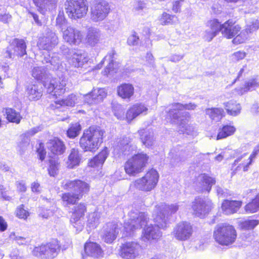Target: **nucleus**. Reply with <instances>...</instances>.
<instances>
[{"mask_svg": "<svg viewBox=\"0 0 259 259\" xmlns=\"http://www.w3.org/2000/svg\"><path fill=\"white\" fill-rule=\"evenodd\" d=\"M77 96L74 94H71L66 98L56 102V104H59L61 106H66L73 107L76 103Z\"/></svg>", "mask_w": 259, "mask_h": 259, "instance_id": "c03bdc74", "label": "nucleus"}, {"mask_svg": "<svg viewBox=\"0 0 259 259\" xmlns=\"http://www.w3.org/2000/svg\"><path fill=\"white\" fill-rule=\"evenodd\" d=\"M50 166L48 169L49 175L54 177L58 172L59 162L57 158H52L49 160Z\"/></svg>", "mask_w": 259, "mask_h": 259, "instance_id": "5fc2aeb1", "label": "nucleus"}, {"mask_svg": "<svg viewBox=\"0 0 259 259\" xmlns=\"http://www.w3.org/2000/svg\"><path fill=\"white\" fill-rule=\"evenodd\" d=\"M258 87H259V82L257 79H253L246 83L244 87L240 88L237 90L238 91V94L241 95L248 91L254 90Z\"/></svg>", "mask_w": 259, "mask_h": 259, "instance_id": "79ce46f5", "label": "nucleus"}, {"mask_svg": "<svg viewBox=\"0 0 259 259\" xmlns=\"http://www.w3.org/2000/svg\"><path fill=\"white\" fill-rule=\"evenodd\" d=\"M100 215L98 212L90 213L88 216V224L91 228H96L99 223Z\"/></svg>", "mask_w": 259, "mask_h": 259, "instance_id": "603ef678", "label": "nucleus"}, {"mask_svg": "<svg viewBox=\"0 0 259 259\" xmlns=\"http://www.w3.org/2000/svg\"><path fill=\"white\" fill-rule=\"evenodd\" d=\"M139 38L134 32L132 35H130L127 40V43L130 46H136L139 44Z\"/></svg>", "mask_w": 259, "mask_h": 259, "instance_id": "0e129e2a", "label": "nucleus"}, {"mask_svg": "<svg viewBox=\"0 0 259 259\" xmlns=\"http://www.w3.org/2000/svg\"><path fill=\"white\" fill-rule=\"evenodd\" d=\"M29 144V140L25 136H22L21 137V141L18 145V149L19 151L22 154L26 149Z\"/></svg>", "mask_w": 259, "mask_h": 259, "instance_id": "6e6d98bb", "label": "nucleus"}, {"mask_svg": "<svg viewBox=\"0 0 259 259\" xmlns=\"http://www.w3.org/2000/svg\"><path fill=\"white\" fill-rule=\"evenodd\" d=\"M193 232L192 227L186 222L179 223L174 229L173 235L178 240L185 241L190 238Z\"/></svg>", "mask_w": 259, "mask_h": 259, "instance_id": "dca6fc26", "label": "nucleus"}, {"mask_svg": "<svg viewBox=\"0 0 259 259\" xmlns=\"http://www.w3.org/2000/svg\"><path fill=\"white\" fill-rule=\"evenodd\" d=\"M148 109L142 103L133 105L126 112V118L128 121H132L140 115H145Z\"/></svg>", "mask_w": 259, "mask_h": 259, "instance_id": "393cba45", "label": "nucleus"}, {"mask_svg": "<svg viewBox=\"0 0 259 259\" xmlns=\"http://www.w3.org/2000/svg\"><path fill=\"white\" fill-rule=\"evenodd\" d=\"M189 119H187V120L179 121L178 123H175L179 124L181 131L184 133L193 136H196L197 134L196 128L193 125L187 124V122L188 121Z\"/></svg>", "mask_w": 259, "mask_h": 259, "instance_id": "a19ab883", "label": "nucleus"}, {"mask_svg": "<svg viewBox=\"0 0 259 259\" xmlns=\"http://www.w3.org/2000/svg\"><path fill=\"white\" fill-rule=\"evenodd\" d=\"M148 158L146 154L143 153L135 155L125 163L124 169L126 173L135 176L141 172L143 170Z\"/></svg>", "mask_w": 259, "mask_h": 259, "instance_id": "9d476101", "label": "nucleus"}, {"mask_svg": "<svg viewBox=\"0 0 259 259\" xmlns=\"http://www.w3.org/2000/svg\"><path fill=\"white\" fill-rule=\"evenodd\" d=\"M81 128L80 124L77 122L71 124L67 131V136L70 138H74L79 134Z\"/></svg>", "mask_w": 259, "mask_h": 259, "instance_id": "3c124183", "label": "nucleus"}, {"mask_svg": "<svg viewBox=\"0 0 259 259\" xmlns=\"http://www.w3.org/2000/svg\"><path fill=\"white\" fill-rule=\"evenodd\" d=\"M246 33V30L242 31L239 34L237 35L232 40L234 44H240L243 43L247 39V34Z\"/></svg>", "mask_w": 259, "mask_h": 259, "instance_id": "13d9d810", "label": "nucleus"}, {"mask_svg": "<svg viewBox=\"0 0 259 259\" xmlns=\"http://www.w3.org/2000/svg\"><path fill=\"white\" fill-rule=\"evenodd\" d=\"M213 237L215 240L220 244L228 246L235 241L237 232L233 226L221 224L215 227Z\"/></svg>", "mask_w": 259, "mask_h": 259, "instance_id": "39448f33", "label": "nucleus"}, {"mask_svg": "<svg viewBox=\"0 0 259 259\" xmlns=\"http://www.w3.org/2000/svg\"><path fill=\"white\" fill-rule=\"evenodd\" d=\"M131 142L130 139L127 137H124L118 143L116 147V149L120 151L121 152L126 154V151H128L130 149L129 144Z\"/></svg>", "mask_w": 259, "mask_h": 259, "instance_id": "864d4df0", "label": "nucleus"}, {"mask_svg": "<svg viewBox=\"0 0 259 259\" xmlns=\"http://www.w3.org/2000/svg\"><path fill=\"white\" fill-rule=\"evenodd\" d=\"M37 10L42 14L52 11L57 7V0H32Z\"/></svg>", "mask_w": 259, "mask_h": 259, "instance_id": "bb28decb", "label": "nucleus"}, {"mask_svg": "<svg viewBox=\"0 0 259 259\" xmlns=\"http://www.w3.org/2000/svg\"><path fill=\"white\" fill-rule=\"evenodd\" d=\"M116 54V52L114 50H111L109 52L108 54L104 57L103 60L101 62L100 64L97 65V69H100L102 66L103 63L104 62L105 60L108 61V64L106 67V68L104 69L103 71H102V73L104 75H107L111 71L113 70L114 69V56Z\"/></svg>", "mask_w": 259, "mask_h": 259, "instance_id": "72a5a7b5", "label": "nucleus"}, {"mask_svg": "<svg viewBox=\"0 0 259 259\" xmlns=\"http://www.w3.org/2000/svg\"><path fill=\"white\" fill-rule=\"evenodd\" d=\"M224 104L228 114L235 116L238 115L240 113L241 107L236 101L231 100L228 102L224 103Z\"/></svg>", "mask_w": 259, "mask_h": 259, "instance_id": "58836bf2", "label": "nucleus"}, {"mask_svg": "<svg viewBox=\"0 0 259 259\" xmlns=\"http://www.w3.org/2000/svg\"><path fill=\"white\" fill-rule=\"evenodd\" d=\"M81 159V155L79 153L78 149L73 148L71 150L66 162L67 166L69 168H73L78 166Z\"/></svg>", "mask_w": 259, "mask_h": 259, "instance_id": "f704fd0d", "label": "nucleus"}, {"mask_svg": "<svg viewBox=\"0 0 259 259\" xmlns=\"http://www.w3.org/2000/svg\"><path fill=\"white\" fill-rule=\"evenodd\" d=\"M56 23L57 25L59 26L61 31L62 28H64V30L66 28L65 27V21L63 17L58 16L56 19Z\"/></svg>", "mask_w": 259, "mask_h": 259, "instance_id": "338daca9", "label": "nucleus"}, {"mask_svg": "<svg viewBox=\"0 0 259 259\" xmlns=\"http://www.w3.org/2000/svg\"><path fill=\"white\" fill-rule=\"evenodd\" d=\"M246 56V53L244 52L238 51L233 55V59L236 61L242 60Z\"/></svg>", "mask_w": 259, "mask_h": 259, "instance_id": "69168bd1", "label": "nucleus"}, {"mask_svg": "<svg viewBox=\"0 0 259 259\" xmlns=\"http://www.w3.org/2000/svg\"><path fill=\"white\" fill-rule=\"evenodd\" d=\"M62 187L65 190L73 191L62 195V199L67 204H74L89 191L90 187L89 184L80 180H65L62 183Z\"/></svg>", "mask_w": 259, "mask_h": 259, "instance_id": "f03ea898", "label": "nucleus"}, {"mask_svg": "<svg viewBox=\"0 0 259 259\" xmlns=\"http://www.w3.org/2000/svg\"><path fill=\"white\" fill-rule=\"evenodd\" d=\"M26 45L22 39H14L6 50V57L13 58L14 56L22 57L26 54Z\"/></svg>", "mask_w": 259, "mask_h": 259, "instance_id": "4468645a", "label": "nucleus"}, {"mask_svg": "<svg viewBox=\"0 0 259 259\" xmlns=\"http://www.w3.org/2000/svg\"><path fill=\"white\" fill-rule=\"evenodd\" d=\"M128 215L129 220L124 223V226L127 236L132 235L135 230L141 229L149 220L147 213L139 212L138 210H132Z\"/></svg>", "mask_w": 259, "mask_h": 259, "instance_id": "0eeeda50", "label": "nucleus"}, {"mask_svg": "<svg viewBox=\"0 0 259 259\" xmlns=\"http://www.w3.org/2000/svg\"><path fill=\"white\" fill-rule=\"evenodd\" d=\"M242 205V201L225 200L222 204V209L225 214H231L236 212Z\"/></svg>", "mask_w": 259, "mask_h": 259, "instance_id": "c85d7f7f", "label": "nucleus"}, {"mask_svg": "<svg viewBox=\"0 0 259 259\" xmlns=\"http://www.w3.org/2000/svg\"><path fill=\"white\" fill-rule=\"evenodd\" d=\"M12 239L15 240L19 245L25 244L27 243L26 239L23 237L16 236L15 233H12L10 236Z\"/></svg>", "mask_w": 259, "mask_h": 259, "instance_id": "e2e57ef3", "label": "nucleus"}, {"mask_svg": "<svg viewBox=\"0 0 259 259\" xmlns=\"http://www.w3.org/2000/svg\"><path fill=\"white\" fill-rule=\"evenodd\" d=\"M179 207L177 204L168 205L160 203L156 205L153 213L155 225L160 229L166 228L169 223L170 215L177 212Z\"/></svg>", "mask_w": 259, "mask_h": 259, "instance_id": "20e7f679", "label": "nucleus"}, {"mask_svg": "<svg viewBox=\"0 0 259 259\" xmlns=\"http://www.w3.org/2000/svg\"><path fill=\"white\" fill-rule=\"evenodd\" d=\"M245 210L247 213H254L259 210V194L251 202L245 205Z\"/></svg>", "mask_w": 259, "mask_h": 259, "instance_id": "09e8293b", "label": "nucleus"}, {"mask_svg": "<svg viewBox=\"0 0 259 259\" xmlns=\"http://www.w3.org/2000/svg\"><path fill=\"white\" fill-rule=\"evenodd\" d=\"M91 19L94 22L103 20L109 13L110 7L105 0H94L91 3Z\"/></svg>", "mask_w": 259, "mask_h": 259, "instance_id": "9b49d317", "label": "nucleus"}, {"mask_svg": "<svg viewBox=\"0 0 259 259\" xmlns=\"http://www.w3.org/2000/svg\"><path fill=\"white\" fill-rule=\"evenodd\" d=\"M259 153V146H257L255 147L252 153L250 155V156L249 157V162L247 163L246 164H244L243 166V170L244 171H247L248 170V167L249 165H250L252 162V160L253 159H254L256 157V156Z\"/></svg>", "mask_w": 259, "mask_h": 259, "instance_id": "bf43d9fd", "label": "nucleus"}, {"mask_svg": "<svg viewBox=\"0 0 259 259\" xmlns=\"http://www.w3.org/2000/svg\"><path fill=\"white\" fill-rule=\"evenodd\" d=\"M101 36V31L99 29L90 27L88 29L85 40L89 45L94 46L99 41Z\"/></svg>", "mask_w": 259, "mask_h": 259, "instance_id": "473e14b6", "label": "nucleus"}, {"mask_svg": "<svg viewBox=\"0 0 259 259\" xmlns=\"http://www.w3.org/2000/svg\"><path fill=\"white\" fill-rule=\"evenodd\" d=\"M84 250L88 256L94 258H100L103 255V251L101 246L96 242H87L84 246Z\"/></svg>", "mask_w": 259, "mask_h": 259, "instance_id": "a878e982", "label": "nucleus"}, {"mask_svg": "<svg viewBox=\"0 0 259 259\" xmlns=\"http://www.w3.org/2000/svg\"><path fill=\"white\" fill-rule=\"evenodd\" d=\"M238 25H235L232 20H228L223 25H221L220 31L228 38L233 37L240 30Z\"/></svg>", "mask_w": 259, "mask_h": 259, "instance_id": "b1692460", "label": "nucleus"}, {"mask_svg": "<svg viewBox=\"0 0 259 259\" xmlns=\"http://www.w3.org/2000/svg\"><path fill=\"white\" fill-rule=\"evenodd\" d=\"M158 178L159 175L157 171L152 169L144 176L135 180L133 184L139 190L149 192L155 188L158 181Z\"/></svg>", "mask_w": 259, "mask_h": 259, "instance_id": "6e6552de", "label": "nucleus"}, {"mask_svg": "<svg viewBox=\"0 0 259 259\" xmlns=\"http://www.w3.org/2000/svg\"><path fill=\"white\" fill-rule=\"evenodd\" d=\"M43 89L40 84H30L26 89V94L30 100L37 101L42 95Z\"/></svg>", "mask_w": 259, "mask_h": 259, "instance_id": "2f4dec72", "label": "nucleus"}, {"mask_svg": "<svg viewBox=\"0 0 259 259\" xmlns=\"http://www.w3.org/2000/svg\"><path fill=\"white\" fill-rule=\"evenodd\" d=\"M258 224V221L256 220H248L242 223V227L245 229H252Z\"/></svg>", "mask_w": 259, "mask_h": 259, "instance_id": "680f3d73", "label": "nucleus"}, {"mask_svg": "<svg viewBox=\"0 0 259 259\" xmlns=\"http://www.w3.org/2000/svg\"><path fill=\"white\" fill-rule=\"evenodd\" d=\"M259 28V21L254 20L252 21L250 24L247 25L245 30L246 33H251L256 31Z\"/></svg>", "mask_w": 259, "mask_h": 259, "instance_id": "052dcab7", "label": "nucleus"}, {"mask_svg": "<svg viewBox=\"0 0 259 259\" xmlns=\"http://www.w3.org/2000/svg\"><path fill=\"white\" fill-rule=\"evenodd\" d=\"M106 95L104 89H94L91 93L85 95L84 100L89 104H97L101 102Z\"/></svg>", "mask_w": 259, "mask_h": 259, "instance_id": "5701e85b", "label": "nucleus"}, {"mask_svg": "<svg viewBox=\"0 0 259 259\" xmlns=\"http://www.w3.org/2000/svg\"><path fill=\"white\" fill-rule=\"evenodd\" d=\"M215 183L214 179L205 174H201L197 178L196 190L198 192L205 191L209 192L213 185Z\"/></svg>", "mask_w": 259, "mask_h": 259, "instance_id": "aec40b11", "label": "nucleus"}, {"mask_svg": "<svg viewBox=\"0 0 259 259\" xmlns=\"http://www.w3.org/2000/svg\"><path fill=\"white\" fill-rule=\"evenodd\" d=\"M32 76L36 80L44 82L47 92L53 96L57 97L64 94L66 91V81L62 79L60 80L51 77L48 73L46 68L35 67L32 70Z\"/></svg>", "mask_w": 259, "mask_h": 259, "instance_id": "f257e3e1", "label": "nucleus"}, {"mask_svg": "<svg viewBox=\"0 0 259 259\" xmlns=\"http://www.w3.org/2000/svg\"><path fill=\"white\" fill-rule=\"evenodd\" d=\"M148 9L147 3L143 0H136L134 2L133 6V11L138 14L143 15Z\"/></svg>", "mask_w": 259, "mask_h": 259, "instance_id": "49530a36", "label": "nucleus"}, {"mask_svg": "<svg viewBox=\"0 0 259 259\" xmlns=\"http://www.w3.org/2000/svg\"><path fill=\"white\" fill-rule=\"evenodd\" d=\"M205 113L209 118L215 121L220 120L224 116V111L221 108H211L205 109Z\"/></svg>", "mask_w": 259, "mask_h": 259, "instance_id": "ea45409f", "label": "nucleus"}, {"mask_svg": "<svg viewBox=\"0 0 259 259\" xmlns=\"http://www.w3.org/2000/svg\"><path fill=\"white\" fill-rule=\"evenodd\" d=\"M11 259H21L22 255L19 250L17 249H13L10 254Z\"/></svg>", "mask_w": 259, "mask_h": 259, "instance_id": "774afa93", "label": "nucleus"}, {"mask_svg": "<svg viewBox=\"0 0 259 259\" xmlns=\"http://www.w3.org/2000/svg\"><path fill=\"white\" fill-rule=\"evenodd\" d=\"M236 128L231 125H225L221 129L217 135V140L226 138L232 135L235 132Z\"/></svg>", "mask_w": 259, "mask_h": 259, "instance_id": "37998d69", "label": "nucleus"}, {"mask_svg": "<svg viewBox=\"0 0 259 259\" xmlns=\"http://www.w3.org/2000/svg\"><path fill=\"white\" fill-rule=\"evenodd\" d=\"M104 133V131L100 127H90L84 132L80 139V147L84 151H96L102 143Z\"/></svg>", "mask_w": 259, "mask_h": 259, "instance_id": "7ed1b4c3", "label": "nucleus"}, {"mask_svg": "<svg viewBox=\"0 0 259 259\" xmlns=\"http://www.w3.org/2000/svg\"><path fill=\"white\" fill-rule=\"evenodd\" d=\"M141 247L135 242H128L122 244L120 255L124 259H135L139 255Z\"/></svg>", "mask_w": 259, "mask_h": 259, "instance_id": "a211bd4d", "label": "nucleus"}, {"mask_svg": "<svg viewBox=\"0 0 259 259\" xmlns=\"http://www.w3.org/2000/svg\"><path fill=\"white\" fill-rule=\"evenodd\" d=\"M6 113L8 120L12 122L19 123L22 118L19 112L12 108L6 109Z\"/></svg>", "mask_w": 259, "mask_h": 259, "instance_id": "a18cd8bd", "label": "nucleus"}, {"mask_svg": "<svg viewBox=\"0 0 259 259\" xmlns=\"http://www.w3.org/2000/svg\"><path fill=\"white\" fill-rule=\"evenodd\" d=\"M119 232L118 225L114 223H108L104 227L103 239L107 243H111L117 237Z\"/></svg>", "mask_w": 259, "mask_h": 259, "instance_id": "412c9836", "label": "nucleus"}, {"mask_svg": "<svg viewBox=\"0 0 259 259\" xmlns=\"http://www.w3.org/2000/svg\"><path fill=\"white\" fill-rule=\"evenodd\" d=\"M162 25H169L177 23L178 21L175 15H171L167 13L164 12L161 15L159 19Z\"/></svg>", "mask_w": 259, "mask_h": 259, "instance_id": "de8ad7c7", "label": "nucleus"}, {"mask_svg": "<svg viewBox=\"0 0 259 259\" xmlns=\"http://www.w3.org/2000/svg\"><path fill=\"white\" fill-rule=\"evenodd\" d=\"M48 147L52 153L55 155L62 154L66 149L63 142L58 138L50 140L48 143Z\"/></svg>", "mask_w": 259, "mask_h": 259, "instance_id": "7c9ffc66", "label": "nucleus"}, {"mask_svg": "<svg viewBox=\"0 0 259 259\" xmlns=\"http://www.w3.org/2000/svg\"><path fill=\"white\" fill-rule=\"evenodd\" d=\"M86 211L87 207L83 203L77 204L72 208V213L70 222L78 231H81L83 228L80 219L84 215Z\"/></svg>", "mask_w": 259, "mask_h": 259, "instance_id": "2eb2a0df", "label": "nucleus"}, {"mask_svg": "<svg viewBox=\"0 0 259 259\" xmlns=\"http://www.w3.org/2000/svg\"><path fill=\"white\" fill-rule=\"evenodd\" d=\"M58 43V38L56 33L51 30H48L45 36L39 38L37 46L40 50L51 51Z\"/></svg>", "mask_w": 259, "mask_h": 259, "instance_id": "f3484780", "label": "nucleus"}, {"mask_svg": "<svg viewBox=\"0 0 259 259\" xmlns=\"http://www.w3.org/2000/svg\"><path fill=\"white\" fill-rule=\"evenodd\" d=\"M197 105L194 103L182 104L176 103L170 105L166 110V118H168L172 122H179V121L187 120L190 118L189 113L185 111L186 110H194Z\"/></svg>", "mask_w": 259, "mask_h": 259, "instance_id": "423d86ee", "label": "nucleus"}, {"mask_svg": "<svg viewBox=\"0 0 259 259\" xmlns=\"http://www.w3.org/2000/svg\"><path fill=\"white\" fill-rule=\"evenodd\" d=\"M64 40L70 45H78L82 39L81 32L78 29L68 26L64 30L62 28Z\"/></svg>", "mask_w": 259, "mask_h": 259, "instance_id": "6ab92c4d", "label": "nucleus"}, {"mask_svg": "<svg viewBox=\"0 0 259 259\" xmlns=\"http://www.w3.org/2000/svg\"><path fill=\"white\" fill-rule=\"evenodd\" d=\"M66 12L74 19L81 18L87 13V0H68L65 4Z\"/></svg>", "mask_w": 259, "mask_h": 259, "instance_id": "1a4fd4ad", "label": "nucleus"}, {"mask_svg": "<svg viewBox=\"0 0 259 259\" xmlns=\"http://www.w3.org/2000/svg\"><path fill=\"white\" fill-rule=\"evenodd\" d=\"M42 62L43 63H50L53 66V69H56L58 67L60 61L58 55L54 54L52 57L50 55H47V56H45L44 59L42 60Z\"/></svg>", "mask_w": 259, "mask_h": 259, "instance_id": "8fccbe9b", "label": "nucleus"}, {"mask_svg": "<svg viewBox=\"0 0 259 259\" xmlns=\"http://www.w3.org/2000/svg\"><path fill=\"white\" fill-rule=\"evenodd\" d=\"M211 201L206 198L197 197L192 202V208L194 214L200 218L204 217L211 210Z\"/></svg>", "mask_w": 259, "mask_h": 259, "instance_id": "ddd939ff", "label": "nucleus"}, {"mask_svg": "<svg viewBox=\"0 0 259 259\" xmlns=\"http://www.w3.org/2000/svg\"><path fill=\"white\" fill-rule=\"evenodd\" d=\"M71 57L69 58V62L75 67H81L88 61L87 55L79 51H72Z\"/></svg>", "mask_w": 259, "mask_h": 259, "instance_id": "cd10ccee", "label": "nucleus"}, {"mask_svg": "<svg viewBox=\"0 0 259 259\" xmlns=\"http://www.w3.org/2000/svg\"><path fill=\"white\" fill-rule=\"evenodd\" d=\"M161 235L160 228L156 225H147L142 232V239L144 241L157 240L160 238Z\"/></svg>", "mask_w": 259, "mask_h": 259, "instance_id": "4be33fe9", "label": "nucleus"}, {"mask_svg": "<svg viewBox=\"0 0 259 259\" xmlns=\"http://www.w3.org/2000/svg\"><path fill=\"white\" fill-rule=\"evenodd\" d=\"M208 25V28L205 31L204 38L206 40L210 41L220 31L221 24L217 20L214 19L209 22Z\"/></svg>", "mask_w": 259, "mask_h": 259, "instance_id": "c756f323", "label": "nucleus"}, {"mask_svg": "<svg viewBox=\"0 0 259 259\" xmlns=\"http://www.w3.org/2000/svg\"><path fill=\"white\" fill-rule=\"evenodd\" d=\"M16 215L19 219H26L29 215V213L28 210L24 209V206L23 204L19 205L16 210Z\"/></svg>", "mask_w": 259, "mask_h": 259, "instance_id": "4d7b16f0", "label": "nucleus"}, {"mask_svg": "<svg viewBox=\"0 0 259 259\" xmlns=\"http://www.w3.org/2000/svg\"><path fill=\"white\" fill-rule=\"evenodd\" d=\"M140 134L141 141L146 147H150L155 144V138L152 131H141Z\"/></svg>", "mask_w": 259, "mask_h": 259, "instance_id": "e433bc0d", "label": "nucleus"}, {"mask_svg": "<svg viewBox=\"0 0 259 259\" xmlns=\"http://www.w3.org/2000/svg\"><path fill=\"white\" fill-rule=\"evenodd\" d=\"M108 156L107 149L102 150L98 155L91 159L88 163L89 166L93 167L102 166Z\"/></svg>", "mask_w": 259, "mask_h": 259, "instance_id": "4c0bfd02", "label": "nucleus"}, {"mask_svg": "<svg viewBox=\"0 0 259 259\" xmlns=\"http://www.w3.org/2000/svg\"><path fill=\"white\" fill-rule=\"evenodd\" d=\"M117 93L119 97L130 100L134 93V88L130 83H123L117 88Z\"/></svg>", "mask_w": 259, "mask_h": 259, "instance_id": "c9c22d12", "label": "nucleus"}, {"mask_svg": "<svg viewBox=\"0 0 259 259\" xmlns=\"http://www.w3.org/2000/svg\"><path fill=\"white\" fill-rule=\"evenodd\" d=\"M60 246L57 241L36 247L33 250L34 255L42 259H53L58 254Z\"/></svg>", "mask_w": 259, "mask_h": 259, "instance_id": "f8f14e48", "label": "nucleus"}]
</instances>
